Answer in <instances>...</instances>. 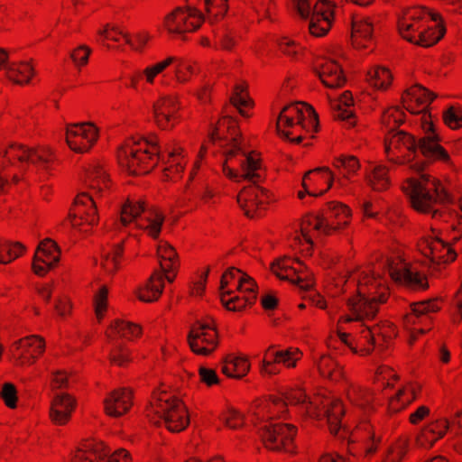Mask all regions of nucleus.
Masks as SVG:
<instances>
[{
  "mask_svg": "<svg viewBox=\"0 0 462 462\" xmlns=\"http://www.w3.org/2000/svg\"><path fill=\"white\" fill-rule=\"evenodd\" d=\"M119 165L132 175L149 173L162 160L163 180H177L187 164L184 148L176 141H169L163 147L159 145L157 136L149 139H127L118 149Z\"/></svg>",
  "mask_w": 462,
  "mask_h": 462,
  "instance_id": "1",
  "label": "nucleus"
},
{
  "mask_svg": "<svg viewBox=\"0 0 462 462\" xmlns=\"http://www.w3.org/2000/svg\"><path fill=\"white\" fill-rule=\"evenodd\" d=\"M398 31L404 40L427 48L444 37L446 26L440 14L415 5L402 10L398 17Z\"/></svg>",
  "mask_w": 462,
  "mask_h": 462,
  "instance_id": "2",
  "label": "nucleus"
},
{
  "mask_svg": "<svg viewBox=\"0 0 462 462\" xmlns=\"http://www.w3.org/2000/svg\"><path fill=\"white\" fill-rule=\"evenodd\" d=\"M402 189L414 210L431 214L433 218L444 215L438 206L450 202V195L441 182L429 174L422 173L419 177L407 179L402 184Z\"/></svg>",
  "mask_w": 462,
  "mask_h": 462,
  "instance_id": "3",
  "label": "nucleus"
},
{
  "mask_svg": "<svg viewBox=\"0 0 462 462\" xmlns=\"http://www.w3.org/2000/svg\"><path fill=\"white\" fill-rule=\"evenodd\" d=\"M388 296V288L383 284L381 279L362 272L358 278L357 294L347 302L350 311L348 316L356 323L372 319L376 316L379 305L386 302Z\"/></svg>",
  "mask_w": 462,
  "mask_h": 462,
  "instance_id": "4",
  "label": "nucleus"
},
{
  "mask_svg": "<svg viewBox=\"0 0 462 462\" xmlns=\"http://www.w3.org/2000/svg\"><path fill=\"white\" fill-rule=\"evenodd\" d=\"M319 126L318 114L311 106L303 102L284 106L276 123L279 134L295 143H300L305 134L317 133Z\"/></svg>",
  "mask_w": 462,
  "mask_h": 462,
  "instance_id": "5",
  "label": "nucleus"
},
{
  "mask_svg": "<svg viewBox=\"0 0 462 462\" xmlns=\"http://www.w3.org/2000/svg\"><path fill=\"white\" fill-rule=\"evenodd\" d=\"M147 416L152 423L163 424L171 432H180L189 424L188 410L182 400L166 390L152 393Z\"/></svg>",
  "mask_w": 462,
  "mask_h": 462,
  "instance_id": "6",
  "label": "nucleus"
},
{
  "mask_svg": "<svg viewBox=\"0 0 462 462\" xmlns=\"http://www.w3.org/2000/svg\"><path fill=\"white\" fill-rule=\"evenodd\" d=\"M223 154L225 160L222 163V172L230 180H247L253 184L263 180L262 162L258 153H246L238 143L236 147L224 149Z\"/></svg>",
  "mask_w": 462,
  "mask_h": 462,
  "instance_id": "7",
  "label": "nucleus"
},
{
  "mask_svg": "<svg viewBox=\"0 0 462 462\" xmlns=\"http://www.w3.org/2000/svg\"><path fill=\"white\" fill-rule=\"evenodd\" d=\"M163 222L164 215L159 208H146L143 201L127 199L121 208L119 220L115 222V226L120 229L134 224L156 239L161 234Z\"/></svg>",
  "mask_w": 462,
  "mask_h": 462,
  "instance_id": "8",
  "label": "nucleus"
},
{
  "mask_svg": "<svg viewBox=\"0 0 462 462\" xmlns=\"http://www.w3.org/2000/svg\"><path fill=\"white\" fill-rule=\"evenodd\" d=\"M203 23L204 17L198 9L178 6L164 16L162 27L174 38L185 39L186 34L198 31Z\"/></svg>",
  "mask_w": 462,
  "mask_h": 462,
  "instance_id": "9",
  "label": "nucleus"
},
{
  "mask_svg": "<svg viewBox=\"0 0 462 462\" xmlns=\"http://www.w3.org/2000/svg\"><path fill=\"white\" fill-rule=\"evenodd\" d=\"M410 307L411 311L404 316L403 324L411 331L409 344L412 345L420 335L431 329V314L439 311L441 307L437 299L413 302Z\"/></svg>",
  "mask_w": 462,
  "mask_h": 462,
  "instance_id": "10",
  "label": "nucleus"
},
{
  "mask_svg": "<svg viewBox=\"0 0 462 462\" xmlns=\"http://www.w3.org/2000/svg\"><path fill=\"white\" fill-rule=\"evenodd\" d=\"M4 158L11 164L18 162L20 171L23 172L29 163L49 170L55 162V156L51 149L46 147L31 149L23 144L9 145L4 152Z\"/></svg>",
  "mask_w": 462,
  "mask_h": 462,
  "instance_id": "11",
  "label": "nucleus"
},
{
  "mask_svg": "<svg viewBox=\"0 0 462 462\" xmlns=\"http://www.w3.org/2000/svg\"><path fill=\"white\" fill-rule=\"evenodd\" d=\"M296 434L297 428L287 423L264 425L259 430L261 441L267 449L291 454L296 453Z\"/></svg>",
  "mask_w": 462,
  "mask_h": 462,
  "instance_id": "12",
  "label": "nucleus"
},
{
  "mask_svg": "<svg viewBox=\"0 0 462 462\" xmlns=\"http://www.w3.org/2000/svg\"><path fill=\"white\" fill-rule=\"evenodd\" d=\"M385 267L389 276L396 283L414 291L425 290L429 287L427 277L401 255L388 257Z\"/></svg>",
  "mask_w": 462,
  "mask_h": 462,
  "instance_id": "13",
  "label": "nucleus"
},
{
  "mask_svg": "<svg viewBox=\"0 0 462 462\" xmlns=\"http://www.w3.org/2000/svg\"><path fill=\"white\" fill-rule=\"evenodd\" d=\"M188 343L196 355L205 356L211 355L219 344L215 322L212 319L196 321L189 332Z\"/></svg>",
  "mask_w": 462,
  "mask_h": 462,
  "instance_id": "14",
  "label": "nucleus"
},
{
  "mask_svg": "<svg viewBox=\"0 0 462 462\" xmlns=\"http://www.w3.org/2000/svg\"><path fill=\"white\" fill-rule=\"evenodd\" d=\"M71 226L80 232H88L98 223L99 217L93 194L80 193L69 212Z\"/></svg>",
  "mask_w": 462,
  "mask_h": 462,
  "instance_id": "15",
  "label": "nucleus"
},
{
  "mask_svg": "<svg viewBox=\"0 0 462 462\" xmlns=\"http://www.w3.org/2000/svg\"><path fill=\"white\" fill-rule=\"evenodd\" d=\"M384 149L388 160L396 164L411 162L417 152V142L413 135L398 131L384 140Z\"/></svg>",
  "mask_w": 462,
  "mask_h": 462,
  "instance_id": "16",
  "label": "nucleus"
},
{
  "mask_svg": "<svg viewBox=\"0 0 462 462\" xmlns=\"http://www.w3.org/2000/svg\"><path fill=\"white\" fill-rule=\"evenodd\" d=\"M306 411L310 416L315 417L318 420L326 418L329 430L332 434L337 433L341 425L342 417L345 413L342 402L339 399L329 397L324 398L320 401L316 399L315 406L313 402H310L306 407Z\"/></svg>",
  "mask_w": 462,
  "mask_h": 462,
  "instance_id": "17",
  "label": "nucleus"
},
{
  "mask_svg": "<svg viewBox=\"0 0 462 462\" xmlns=\"http://www.w3.org/2000/svg\"><path fill=\"white\" fill-rule=\"evenodd\" d=\"M420 252L430 259L433 270H440L442 266L453 262L457 258V253L449 244L435 236H425L418 242Z\"/></svg>",
  "mask_w": 462,
  "mask_h": 462,
  "instance_id": "18",
  "label": "nucleus"
},
{
  "mask_svg": "<svg viewBox=\"0 0 462 462\" xmlns=\"http://www.w3.org/2000/svg\"><path fill=\"white\" fill-rule=\"evenodd\" d=\"M180 102L175 96L158 98L152 106L153 119L162 130H171L181 121Z\"/></svg>",
  "mask_w": 462,
  "mask_h": 462,
  "instance_id": "19",
  "label": "nucleus"
},
{
  "mask_svg": "<svg viewBox=\"0 0 462 462\" xmlns=\"http://www.w3.org/2000/svg\"><path fill=\"white\" fill-rule=\"evenodd\" d=\"M271 270L279 279L296 283L301 289L308 290L312 286L307 267L298 259L283 257L273 263Z\"/></svg>",
  "mask_w": 462,
  "mask_h": 462,
  "instance_id": "20",
  "label": "nucleus"
},
{
  "mask_svg": "<svg viewBox=\"0 0 462 462\" xmlns=\"http://www.w3.org/2000/svg\"><path fill=\"white\" fill-rule=\"evenodd\" d=\"M45 351V341L39 336H29L14 342L10 352L16 365H32Z\"/></svg>",
  "mask_w": 462,
  "mask_h": 462,
  "instance_id": "21",
  "label": "nucleus"
},
{
  "mask_svg": "<svg viewBox=\"0 0 462 462\" xmlns=\"http://www.w3.org/2000/svg\"><path fill=\"white\" fill-rule=\"evenodd\" d=\"M270 199V191L256 184L245 187L237 195V203L248 217L260 216Z\"/></svg>",
  "mask_w": 462,
  "mask_h": 462,
  "instance_id": "22",
  "label": "nucleus"
},
{
  "mask_svg": "<svg viewBox=\"0 0 462 462\" xmlns=\"http://www.w3.org/2000/svg\"><path fill=\"white\" fill-rule=\"evenodd\" d=\"M313 71L321 83L328 88H337L345 86L346 78L342 65L335 59L319 56L313 61Z\"/></svg>",
  "mask_w": 462,
  "mask_h": 462,
  "instance_id": "23",
  "label": "nucleus"
},
{
  "mask_svg": "<svg viewBox=\"0 0 462 462\" xmlns=\"http://www.w3.org/2000/svg\"><path fill=\"white\" fill-rule=\"evenodd\" d=\"M97 128L91 123L71 125L66 132L67 143L76 152H88L97 142Z\"/></svg>",
  "mask_w": 462,
  "mask_h": 462,
  "instance_id": "24",
  "label": "nucleus"
},
{
  "mask_svg": "<svg viewBox=\"0 0 462 462\" xmlns=\"http://www.w3.org/2000/svg\"><path fill=\"white\" fill-rule=\"evenodd\" d=\"M60 259V251L51 239H44L38 245L32 260V272L38 276H45L54 269Z\"/></svg>",
  "mask_w": 462,
  "mask_h": 462,
  "instance_id": "25",
  "label": "nucleus"
},
{
  "mask_svg": "<svg viewBox=\"0 0 462 462\" xmlns=\"http://www.w3.org/2000/svg\"><path fill=\"white\" fill-rule=\"evenodd\" d=\"M422 119V127L426 133V136L419 140L417 143V150L419 149L427 160L440 161L443 162H448L449 155L446 149L439 144V139L434 131L433 124L427 121L425 114Z\"/></svg>",
  "mask_w": 462,
  "mask_h": 462,
  "instance_id": "26",
  "label": "nucleus"
},
{
  "mask_svg": "<svg viewBox=\"0 0 462 462\" xmlns=\"http://www.w3.org/2000/svg\"><path fill=\"white\" fill-rule=\"evenodd\" d=\"M334 0H319L313 6L309 30L310 34L321 37L330 30L334 20Z\"/></svg>",
  "mask_w": 462,
  "mask_h": 462,
  "instance_id": "27",
  "label": "nucleus"
},
{
  "mask_svg": "<svg viewBox=\"0 0 462 462\" xmlns=\"http://www.w3.org/2000/svg\"><path fill=\"white\" fill-rule=\"evenodd\" d=\"M241 134L237 122L231 116H223L217 122L210 134L209 142L219 145L224 149L236 147L240 143Z\"/></svg>",
  "mask_w": 462,
  "mask_h": 462,
  "instance_id": "28",
  "label": "nucleus"
},
{
  "mask_svg": "<svg viewBox=\"0 0 462 462\" xmlns=\"http://www.w3.org/2000/svg\"><path fill=\"white\" fill-rule=\"evenodd\" d=\"M334 175L328 167L316 168L307 171L302 178V188L308 195L322 196L332 186Z\"/></svg>",
  "mask_w": 462,
  "mask_h": 462,
  "instance_id": "29",
  "label": "nucleus"
},
{
  "mask_svg": "<svg viewBox=\"0 0 462 462\" xmlns=\"http://www.w3.org/2000/svg\"><path fill=\"white\" fill-rule=\"evenodd\" d=\"M300 234L307 245L305 251L307 254H310L312 252L313 240L321 236H329L331 232L328 226L327 227V222L323 213L317 215L310 213L302 217Z\"/></svg>",
  "mask_w": 462,
  "mask_h": 462,
  "instance_id": "30",
  "label": "nucleus"
},
{
  "mask_svg": "<svg viewBox=\"0 0 462 462\" xmlns=\"http://www.w3.org/2000/svg\"><path fill=\"white\" fill-rule=\"evenodd\" d=\"M435 97L434 93L421 85L415 84L403 92L402 101L411 114H420L425 112Z\"/></svg>",
  "mask_w": 462,
  "mask_h": 462,
  "instance_id": "31",
  "label": "nucleus"
},
{
  "mask_svg": "<svg viewBox=\"0 0 462 462\" xmlns=\"http://www.w3.org/2000/svg\"><path fill=\"white\" fill-rule=\"evenodd\" d=\"M133 405V393L127 388L111 392L104 400V410L107 416L118 418L129 411Z\"/></svg>",
  "mask_w": 462,
  "mask_h": 462,
  "instance_id": "32",
  "label": "nucleus"
},
{
  "mask_svg": "<svg viewBox=\"0 0 462 462\" xmlns=\"http://www.w3.org/2000/svg\"><path fill=\"white\" fill-rule=\"evenodd\" d=\"M356 332L354 334L353 352L360 356L370 355L375 345V337L379 334V327H370L364 322L356 323Z\"/></svg>",
  "mask_w": 462,
  "mask_h": 462,
  "instance_id": "33",
  "label": "nucleus"
},
{
  "mask_svg": "<svg viewBox=\"0 0 462 462\" xmlns=\"http://www.w3.org/2000/svg\"><path fill=\"white\" fill-rule=\"evenodd\" d=\"M374 23L370 17L354 16L351 23V42L356 49H365L373 42Z\"/></svg>",
  "mask_w": 462,
  "mask_h": 462,
  "instance_id": "34",
  "label": "nucleus"
},
{
  "mask_svg": "<svg viewBox=\"0 0 462 462\" xmlns=\"http://www.w3.org/2000/svg\"><path fill=\"white\" fill-rule=\"evenodd\" d=\"M449 426L448 420L444 418L430 422L417 435L416 445L422 448H430L446 435Z\"/></svg>",
  "mask_w": 462,
  "mask_h": 462,
  "instance_id": "35",
  "label": "nucleus"
},
{
  "mask_svg": "<svg viewBox=\"0 0 462 462\" xmlns=\"http://www.w3.org/2000/svg\"><path fill=\"white\" fill-rule=\"evenodd\" d=\"M350 440L364 444L365 457L375 454L382 441L381 437L375 436L374 427L369 421L360 422L352 431Z\"/></svg>",
  "mask_w": 462,
  "mask_h": 462,
  "instance_id": "36",
  "label": "nucleus"
},
{
  "mask_svg": "<svg viewBox=\"0 0 462 462\" xmlns=\"http://www.w3.org/2000/svg\"><path fill=\"white\" fill-rule=\"evenodd\" d=\"M76 402L74 398L68 393L58 394L54 397L50 410V418L56 425L67 424L75 409Z\"/></svg>",
  "mask_w": 462,
  "mask_h": 462,
  "instance_id": "37",
  "label": "nucleus"
},
{
  "mask_svg": "<svg viewBox=\"0 0 462 462\" xmlns=\"http://www.w3.org/2000/svg\"><path fill=\"white\" fill-rule=\"evenodd\" d=\"M331 234L345 228L350 222V208L339 202H329L328 208L322 211Z\"/></svg>",
  "mask_w": 462,
  "mask_h": 462,
  "instance_id": "38",
  "label": "nucleus"
},
{
  "mask_svg": "<svg viewBox=\"0 0 462 462\" xmlns=\"http://www.w3.org/2000/svg\"><path fill=\"white\" fill-rule=\"evenodd\" d=\"M109 452L102 441L87 440L76 450L71 462H103Z\"/></svg>",
  "mask_w": 462,
  "mask_h": 462,
  "instance_id": "39",
  "label": "nucleus"
},
{
  "mask_svg": "<svg viewBox=\"0 0 462 462\" xmlns=\"http://www.w3.org/2000/svg\"><path fill=\"white\" fill-rule=\"evenodd\" d=\"M157 255L162 273L169 282H172L176 277L180 263L174 247L167 242H160L157 247Z\"/></svg>",
  "mask_w": 462,
  "mask_h": 462,
  "instance_id": "40",
  "label": "nucleus"
},
{
  "mask_svg": "<svg viewBox=\"0 0 462 462\" xmlns=\"http://www.w3.org/2000/svg\"><path fill=\"white\" fill-rule=\"evenodd\" d=\"M85 183L95 195H102L109 190L112 185L108 172L100 164H93L88 168Z\"/></svg>",
  "mask_w": 462,
  "mask_h": 462,
  "instance_id": "41",
  "label": "nucleus"
},
{
  "mask_svg": "<svg viewBox=\"0 0 462 462\" xmlns=\"http://www.w3.org/2000/svg\"><path fill=\"white\" fill-rule=\"evenodd\" d=\"M164 278L165 275L162 272H153L146 283L137 290V298L143 302L158 300L163 291Z\"/></svg>",
  "mask_w": 462,
  "mask_h": 462,
  "instance_id": "42",
  "label": "nucleus"
},
{
  "mask_svg": "<svg viewBox=\"0 0 462 462\" xmlns=\"http://www.w3.org/2000/svg\"><path fill=\"white\" fill-rule=\"evenodd\" d=\"M420 393V387L417 383H407L389 399V411L393 413L402 411L417 398Z\"/></svg>",
  "mask_w": 462,
  "mask_h": 462,
  "instance_id": "43",
  "label": "nucleus"
},
{
  "mask_svg": "<svg viewBox=\"0 0 462 462\" xmlns=\"http://www.w3.org/2000/svg\"><path fill=\"white\" fill-rule=\"evenodd\" d=\"M250 370V362L245 356L228 355L222 365L221 371L230 378L240 379L245 376Z\"/></svg>",
  "mask_w": 462,
  "mask_h": 462,
  "instance_id": "44",
  "label": "nucleus"
},
{
  "mask_svg": "<svg viewBox=\"0 0 462 462\" xmlns=\"http://www.w3.org/2000/svg\"><path fill=\"white\" fill-rule=\"evenodd\" d=\"M141 333L142 328L139 325L125 320H116L106 332L111 339L122 337L128 340L138 337Z\"/></svg>",
  "mask_w": 462,
  "mask_h": 462,
  "instance_id": "45",
  "label": "nucleus"
},
{
  "mask_svg": "<svg viewBox=\"0 0 462 462\" xmlns=\"http://www.w3.org/2000/svg\"><path fill=\"white\" fill-rule=\"evenodd\" d=\"M124 254V242L114 245L105 251L101 258V267L107 274H115L120 268Z\"/></svg>",
  "mask_w": 462,
  "mask_h": 462,
  "instance_id": "46",
  "label": "nucleus"
},
{
  "mask_svg": "<svg viewBox=\"0 0 462 462\" xmlns=\"http://www.w3.org/2000/svg\"><path fill=\"white\" fill-rule=\"evenodd\" d=\"M220 296L224 306L231 311H241L246 306H251L255 302L254 294L247 296L245 293H239L236 289L233 290V292H222Z\"/></svg>",
  "mask_w": 462,
  "mask_h": 462,
  "instance_id": "47",
  "label": "nucleus"
},
{
  "mask_svg": "<svg viewBox=\"0 0 462 462\" xmlns=\"http://www.w3.org/2000/svg\"><path fill=\"white\" fill-rule=\"evenodd\" d=\"M175 65L174 75L179 83H187L192 77L199 73V68L196 61L181 57L170 56Z\"/></svg>",
  "mask_w": 462,
  "mask_h": 462,
  "instance_id": "48",
  "label": "nucleus"
},
{
  "mask_svg": "<svg viewBox=\"0 0 462 462\" xmlns=\"http://www.w3.org/2000/svg\"><path fill=\"white\" fill-rule=\"evenodd\" d=\"M389 170L384 165H376L365 174V180L369 187L374 191H384L389 189L391 180Z\"/></svg>",
  "mask_w": 462,
  "mask_h": 462,
  "instance_id": "49",
  "label": "nucleus"
},
{
  "mask_svg": "<svg viewBox=\"0 0 462 462\" xmlns=\"http://www.w3.org/2000/svg\"><path fill=\"white\" fill-rule=\"evenodd\" d=\"M34 75V69L28 61L12 62L7 68L8 79L15 84H28Z\"/></svg>",
  "mask_w": 462,
  "mask_h": 462,
  "instance_id": "50",
  "label": "nucleus"
},
{
  "mask_svg": "<svg viewBox=\"0 0 462 462\" xmlns=\"http://www.w3.org/2000/svg\"><path fill=\"white\" fill-rule=\"evenodd\" d=\"M349 402L362 409L369 408L373 402V393L366 387L357 383H350L346 389Z\"/></svg>",
  "mask_w": 462,
  "mask_h": 462,
  "instance_id": "51",
  "label": "nucleus"
},
{
  "mask_svg": "<svg viewBox=\"0 0 462 462\" xmlns=\"http://www.w3.org/2000/svg\"><path fill=\"white\" fill-rule=\"evenodd\" d=\"M247 88L248 86L245 82L236 84L230 97V103L238 110L240 115L245 117L249 116L246 108L252 107L253 105V101L249 97Z\"/></svg>",
  "mask_w": 462,
  "mask_h": 462,
  "instance_id": "52",
  "label": "nucleus"
},
{
  "mask_svg": "<svg viewBox=\"0 0 462 462\" xmlns=\"http://www.w3.org/2000/svg\"><path fill=\"white\" fill-rule=\"evenodd\" d=\"M317 367L323 378L337 382L343 377V367L330 356H321Z\"/></svg>",
  "mask_w": 462,
  "mask_h": 462,
  "instance_id": "53",
  "label": "nucleus"
},
{
  "mask_svg": "<svg viewBox=\"0 0 462 462\" xmlns=\"http://www.w3.org/2000/svg\"><path fill=\"white\" fill-rule=\"evenodd\" d=\"M382 124L388 131L386 136H390L405 120V113L399 106L387 108L382 115Z\"/></svg>",
  "mask_w": 462,
  "mask_h": 462,
  "instance_id": "54",
  "label": "nucleus"
},
{
  "mask_svg": "<svg viewBox=\"0 0 462 462\" xmlns=\"http://www.w3.org/2000/svg\"><path fill=\"white\" fill-rule=\"evenodd\" d=\"M286 411V403L281 397L270 396L269 400L265 401L258 414H262L263 420H268L281 417Z\"/></svg>",
  "mask_w": 462,
  "mask_h": 462,
  "instance_id": "55",
  "label": "nucleus"
},
{
  "mask_svg": "<svg viewBox=\"0 0 462 462\" xmlns=\"http://www.w3.org/2000/svg\"><path fill=\"white\" fill-rule=\"evenodd\" d=\"M367 81L374 88L386 89L393 81L391 71L384 67H374L367 72Z\"/></svg>",
  "mask_w": 462,
  "mask_h": 462,
  "instance_id": "56",
  "label": "nucleus"
},
{
  "mask_svg": "<svg viewBox=\"0 0 462 462\" xmlns=\"http://www.w3.org/2000/svg\"><path fill=\"white\" fill-rule=\"evenodd\" d=\"M273 356L280 365H282L286 368H294L297 362L302 358V352L297 347L279 350L273 346Z\"/></svg>",
  "mask_w": 462,
  "mask_h": 462,
  "instance_id": "57",
  "label": "nucleus"
},
{
  "mask_svg": "<svg viewBox=\"0 0 462 462\" xmlns=\"http://www.w3.org/2000/svg\"><path fill=\"white\" fill-rule=\"evenodd\" d=\"M409 446L408 438L400 437L388 448L383 462H402L408 453Z\"/></svg>",
  "mask_w": 462,
  "mask_h": 462,
  "instance_id": "58",
  "label": "nucleus"
},
{
  "mask_svg": "<svg viewBox=\"0 0 462 462\" xmlns=\"http://www.w3.org/2000/svg\"><path fill=\"white\" fill-rule=\"evenodd\" d=\"M333 166L337 168L346 179H350L360 169L359 160L353 155H343L336 158L333 162Z\"/></svg>",
  "mask_w": 462,
  "mask_h": 462,
  "instance_id": "59",
  "label": "nucleus"
},
{
  "mask_svg": "<svg viewBox=\"0 0 462 462\" xmlns=\"http://www.w3.org/2000/svg\"><path fill=\"white\" fill-rule=\"evenodd\" d=\"M24 246L19 242H0V263L6 264L23 255Z\"/></svg>",
  "mask_w": 462,
  "mask_h": 462,
  "instance_id": "60",
  "label": "nucleus"
},
{
  "mask_svg": "<svg viewBox=\"0 0 462 462\" xmlns=\"http://www.w3.org/2000/svg\"><path fill=\"white\" fill-rule=\"evenodd\" d=\"M279 51L291 60H299L303 56L304 48L297 42L288 37H282L278 42Z\"/></svg>",
  "mask_w": 462,
  "mask_h": 462,
  "instance_id": "61",
  "label": "nucleus"
},
{
  "mask_svg": "<svg viewBox=\"0 0 462 462\" xmlns=\"http://www.w3.org/2000/svg\"><path fill=\"white\" fill-rule=\"evenodd\" d=\"M260 372L263 376H273L281 373L280 365L273 356V346H270L264 351Z\"/></svg>",
  "mask_w": 462,
  "mask_h": 462,
  "instance_id": "62",
  "label": "nucleus"
},
{
  "mask_svg": "<svg viewBox=\"0 0 462 462\" xmlns=\"http://www.w3.org/2000/svg\"><path fill=\"white\" fill-rule=\"evenodd\" d=\"M173 64V60L168 56L164 60L158 61L154 64L147 66L143 70V78L146 83L152 85L156 79V78L162 74L163 71L168 69L171 65Z\"/></svg>",
  "mask_w": 462,
  "mask_h": 462,
  "instance_id": "63",
  "label": "nucleus"
},
{
  "mask_svg": "<svg viewBox=\"0 0 462 462\" xmlns=\"http://www.w3.org/2000/svg\"><path fill=\"white\" fill-rule=\"evenodd\" d=\"M243 272L236 267H229L221 276L220 280V294L222 292H233L236 284L239 282V278L243 275Z\"/></svg>",
  "mask_w": 462,
  "mask_h": 462,
  "instance_id": "64",
  "label": "nucleus"
}]
</instances>
